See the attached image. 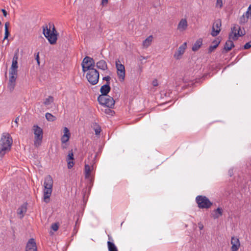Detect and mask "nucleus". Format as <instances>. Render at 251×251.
I'll list each match as a JSON object with an SVG mask.
<instances>
[{
  "label": "nucleus",
  "instance_id": "obj_1",
  "mask_svg": "<svg viewBox=\"0 0 251 251\" xmlns=\"http://www.w3.org/2000/svg\"><path fill=\"white\" fill-rule=\"evenodd\" d=\"M50 27L48 28V26H43V34L45 37L48 39L50 44H54L56 43L57 39V32L53 24H49Z\"/></svg>",
  "mask_w": 251,
  "mask_h": 251
},
{
  "label": "nucleus",
  "instance_id": "obj_2",
  "mask_svg": "<svg viewBox=\"0 0 251 251\" xmlns=\"http://www.w3.org/2000/svg\"><path fill=\"white\" fill-rule=\"evenodd\" d=\"M53 180L50 175L47 176L44 182V201L48 203L50 201V197L52 191Z\"/></svg>",
  "mask_w": 251,
  "mask_h": 251
},
{
  "label": "nucleus",
  "instance_id": "obj_3",
  "mask_svg": "<svg viewBox=\"0 0 251 251\" xmlns=\"http://www.w3.org/2000/svg\"><path fill=\"white\" fill-rule=\"evenodd\" d=\"M12 139L9 134L3 135L0 140V157L3 156L11 149Z\"/></svg>",
  "mask_w": 251,
  "mask_h": 251
},
{
  "label": "nucleus",
  "instance_id": "obj_4",
  "mask_svg": "<svg viewBox=\"0 0 251 251\" xmlns=\"http://www.w3.org/2000/svg\"><path fill=\"white\" fill-rule=\"evenodd\" d=\"M196 201L200 208L208 209L212 205L210 200L204 196L199 195L196 198Z\"/></svg>",
  "mask_w": 251,
  "mask_h": 251
},
{
  "label": "nucleus",
  "instance_id": "obj_5",
  "mask_svg": "<svg viewBox=\"0 0 251 251\" xmlns=\"http://www.w3.org/2000/svg\"><path fill=\"white\" fill-rule=\"evenodd\" d=\"M32 130L35 135L34 145L36 147H38L41 145L42 141L43 130L38 126L34 125L32 127Z\"/></svg>",
  "mask_w": 251,
  "mask_h": 251
},
{
  "label": "nucleus",
  "instance_id": "obj_6",
  "mask_svg": "<svg viewBox=\"0 0 251 251\" xmlns=\"http://www.w3.org/2000/svg\"><path fill=\"white\" fill-rule=\"evenodd\" d=\"M99 76V73L96 69L91 70L86 74V78L88 82L92 85L97 84Z\"/></svg>",
  "mask_w": 251,
  "mask_h": 251
},
{
  "label": "nucleus",
  "instance_id": "obj_7",
  "mask_svg": "<svg viewBox=\"0 0 251 251\" xmlns=\"http://www.w3.org/2000/svg\"><path fill=\"white\" fill-rule=\"evenodd\" d=\"M98 100L100 104L111 108H112L115 104L113 98L108 95L107 96L98 97Z\"/></svg>",
  "mask_w": 251,
  "mask_h": 251
},
{
  "label": "nucleus",
  "instance_id": "obj_8",
  "mask_svg": "<svg viewBox=\"0 0 251 251\" xmlns=\"http://www.w3.org/2000/svg\"><path fill=\"white\" fill-rule=\"evenodd\" d=\"M231 31L229 35V39H232L233 40H237L238 36H243L245 34V31H242L241 27L237 25H234L231 27Z\"/></svg>",
  "mask_w": 251,
  "mask_h": 251
},
{
  "label": "nucleus",
  "instance_id": "obj_9",
  "mask_svg": "<svg viewBox=\"0 0 251 251\" xmlns=\"http://www.w3.org/2000/svg\"><path fill=\"white\" fill-rule=\"evenodd\" d=\"M117 75L121 81H123L125 77V68L124 65L120 63V60L116 61Z\"/></svg>",
  "mask_w": 251,
  "mask_h": 251
},
{
  "label": "nucleus",
  "instance_id": "obj_10",
  "mask_svg": "<svg viewBox=\"0 0 251 251\" xmlns=\"http://www.w3.org/2000/svg\"><path fill=\"white\" fill-rule=\"evenodd\" d=\"M222 21L220 19L216 20L213 24L211 35L213 37L217 36L221 30Z\"/></svg>",
  "mask_w": 251,
  "mask_h": 251
},
{
  "label": "nucleus",
  "instance_id": "obj_11",
  "mask_svg": "<svg viewBox=\"0 0 251 251\" xmlns=\"http://www.w3.org/2000/svg\"><path fill=\"white\" fill-rule=\"evenodd\" d=\"M64 134L61 136V141L62 143V148L64 149H66V144L69 140L71 136V133L69 129L65 127L63 129Z\"/></svg>",
  "mask_w": 251,
  "mask_h": 251
},
{
  "label": "nucleus",
  "instance_id": "obj_12",
  "mask_svg": "<svg viewBox=\"0 0 251 251\" xmlns=\"http://www.w3.org/2000/svg\"><path fill=\"white\" fill-rule=\"evenodd\" d=\"M82 62L84 65L89 67V71L92 69H95L94 68L95 66V61L92 58L89 56H86L83 59Z\"/></svg>",
  "mask_w": 251,
  "mask_h": 251
},
{
  "label": "nucleus",
  "instance_id": "obj_13",
  "mask_svg": "<svg viewBox=\"0 0 251 251\" xmlns=\"http://www.w3.org/2000/svg\"><path fill=\"white\" fill-rule=\"evenodd\" d=\"M25 251H37L36 244L33 238H30L27 242Z\"/></svg>",
  "mask_w": 251,
  "mask_h": 251
},
{
  "label": "nucleus",
  "instance_id": "obj_14",
  "mask_svg": "<svg viewBox=\"0 0 251 251\" xmlns=\"http://www.w3.org/2000/svg\"><path fill=\"white\" fill-rule=\"evenodd\" d=\"M231 251H237L240 248V243L239 239L236 237H232L231 239Z\"/></svg>",
  "mask_w": 251,
  "mask_h": 251
},
{
  "label": "nucleus",
  "instance_id": "obj_15",
  "mask_svg": "<svg viewBox=\"0 0 251 251\" xmlns=\"http://www.w3.org/2000/svg\"><path fill=\"white\" fill-rule=\"evenodd\" d=\"M74 157L72 150L69 151L68 154L67 156L66 161L67 162L68 168L70 169L74 165Z\"/></svg>",
  "mask_w": 251,
  "mask_h": 251
},
{
  "label": "nucleus",
  "instance_id": "obj_16",
  "mask_svg": "<svg viewBox=\"0 0 251 251\" xmlns=\"http://www.w3.org/2000/svg\"><path fill=\"white\" fill-rule=\"evenodd\" d=\"M186 48V43H184L178 48V50L174 54V57L176 59H179L184 53Z\"/></svg>",
  "mask_w": 251,
  "mask_h": 251
},
{
  "label": "nucleus",
  "instance_id": "obj_17",
  "mask_svg": "<svg viewBox=\"0 0 251 251\" xmlns=\"http://www.w3.org/2000/svg\"><path fill=\"white\" fill-rule=\"evenodd\" d=\"M110 89L111 88L110 87V85L108 84H105L102 85L100 89V92L101 93V95H100L98 97L107 96L108 93L110 91Z\"/></svg>",
  "mask_w": 251,
  "mask_h": 251
},
{
  "label": "nucleus",
  "instance_id": "obj_18",
  "mask_svg": "<svg viewBox=\"0 0 251 251\" xmlns=\"http://www.w3.org/2000/svg\"><path fill=\"white\" fill-rule=\"evenodd\" d=\"M187 22L186 19H181L178 23L177 29L180 31H184L187 27Z\"/></svg>",
  "mask_w": 251,
  "mask_h": 251
},
{
  "label": "nucleus",
  "instance_id": "obj_19",
  "mask_svg": "<svg viewBox=\"0 0 251 251\" xmlns=\"http://www.w3.org/2000/svg\"><path fill=\"white\" fill-rule=\"evenodd\" d=\"M96 66L99 69L103 71L106 70L108 69L106 62L104 60H100L96 63Z\"/></svg>",
  "mask_w": 251,
  "mask_h": 251
},
{
  "label": "nucleus",
  "instance_id": "obj_20",
  "mask_svg": "<svg viewBox=\"0 0 251 251\" xmlns=\"http://www.w3.org/2000/svg\"><path fill=\"white\" fill-rule=\"evenodd\" d=\"M221 40L219 38L214 40L212 43L213 45L210 46L208 48V53L212 52L218 46Z\"/></svg>",
  "mask_w": 251,
  "mask_h": 251
},
{
  "label": "nucleus",
  "instance_id": "obj_21",
  "mask_svg": "<svg viewBox=\"0 0 251 251\" xmlns=\"http://www.w3.org/2000/svg\"><path fill=\"white\" fill-rule=\"evenodd\" d=\"M234 47L233 42L231 40V39H229L227 40L224 47V50L226 51L227 52L231 50V49Z\"/></svg>",
  "mask_w": 251,
  "mask_h": 251
},
{
  "label": "nucleus",
  "instance_id": "obj_22",
  "mask_svg": "<svg viewBox=\"0 0 251 251\" xmlns=\"http://www.w3.org/2000/svg\"><path fill=\"white\" fill-rule=\"evenodd\" d=\"M26 204H23L21 205L17 210V213L20 215V218H22L24 217V214L26 211Z\"/></svg>",
  "mask_w": 251,
  "mask_h": 251
},
{
  "label": "nucleus",
  "instance_id": "obj_23",
  "mask_svg": "<svg viewBox=\"0 0 251 251\" xmlns=\"http://www.w3.org/2000/svg\"><path fill=\"white\" fill-rule=\"evenodd\" d=\"M153 39L152 35L149 36L143 42V46L145 48H147L149 46L151 45Z\"/></svg>",
  "mask_w": 251,
  "mask_h": 251
},
{
  "label": "nucleus",
  "instance_id": "obj_24",
  "mask_svg": "<svg viewBox=\"0 0 251 251\" xmlns=\"http://www.w3.org/2000/svg\"><path fill=\"white\" fill-rule=\"evenodd\" d=\"M107 244L109 251H118L117 247L113 242L108 241Z\"/></svg>",
  "mask_w": 251,
  "mask_h": 251
},
{
  "label": "nucleus",
  "instance_id": "obj_25",
  "mask_svg": "<svg viewBox=\"0 0 251 251\" xmlns=\"http://www.w3.org/2000/svg\"><path fill=\"white\" fill-rule=\"evenodd\" d=\"M202 45V40L201 39H198L196 43L194 44V45L192 47V50L193 51H197L198 50L199 48L201 47Z\"/></svg>",
  "mask_w": 251,
  "mask_h": 251
},
{
  "label": "nucleus",
  "instance_id": "obj_26",
  "mask_svg": "<svg viewBox=\"0 0 251 251\" xmlns=\"http://www.w3.org/2000/svg\"><path fill=\"white\" fill-rule=\"evenodd\" d=\"M18 68V62L12 61L11 67L10 69V72H12V73H13V74L15 73H17L18 72V70H17Z\"/></svg>",
  "mask_w": 251,
  "mask_h": 251
},
{
  "label": "nucleus",
  "instance_id": "obj_27",
  "mask_svg": "<svg viewBox=\"0 0 251 251\" xmlns=\"http://www.w3.org/2000/svg\"><path fill=\"white\" fill-rule=\"evenodd\" d=\"M215 213L213 215V217L214 219H217L220 216L222 215L223 214V210L222 208L218 207L215 210Z\"/></svg>",
  "mask_w": 251,
  "mask_h": 251
},
{
  "label": "nucleus",
  "instance_id": "obj_28",
  "mask_svg": "<svg viewBox=\"0 0 251 251\" xmlns=\"http://www.w3.org/2000/svg\"><path fill=\"white\" fill-rule=\"evenodd\" d=\"M46 119L50 122H53L56 120V118L50 113H47L45 115Z\"/></svg>",
  "mask_w": 251,
  "mask_h": 251
},
{
  "label": "nucleus",
  "instance_id": "obj_29",
  "mask_svg": "<svg viewBox=\"0 0 251 251\" xmlns=\"http://www.w3.org/2000/svg\"><path fill=\"white\" fill-rule=\"evenodd\" d=\"M91 173V168L90 166L88 164L85 165V177L88 178H89L90 176Z\"/></svg>",
  "mask_w": 251,
  "mask_h": 251
},
{
  "label": "nucleus",
  "instance_id": "obj_30",
  "mask_svg": "<svg viewBox=\"0 0 251 251\" xmlns=\"http://www.w3.org/2000/svg\"><path fill=\"white\" fill-rule=\"evenodd\" d=\"M54 98L52 96H49L48 98H46L45 100V101L44 102V104L46 106H48L50 105L51 103L53 102Z\"/></svg>",
  "mask_w": 251,
  "mask_h": 251
},
{
  "label": "nucleus",
  "instance_id": "obj_31",
  "mask_svg": "<svg viewBox=\"0 0 251 251\" xmlns=\"http://www.w3.org/2000/svg\"><path fill=\"white\" fill-rule=\"evenodd\" d=\"M9 74L10 77L9 81L15 82L17 77V73H15L13 74V73H12V72H9Z\"/></svg>",
  "mask_w": 251,
  "mask_h": 251
},
{
  "label": "nucleus",
  "instance_id": "obj_32",
  "mask_svg": "<svg viewBox=\"0 0 251 251\" xmlns=\"http://www.w3.org/2000/svg\"><path fill=\"white\" fill-rule=\"evenodd\" d=\"M15 86V82L9 81L8 84V88L11 92L14 90Z\"/></svg>",
  "mask_w": 251,
  "mask_h": 251
},
{
  "label": "nucleus",
  "instance_id": "obj_33",
  "mask_svg": "<svg viewBox=\"0 0 251 251\" xmlns=\"http://www.w3.org/2000/svg\"><path fill=\"white\" fill-rule=\"evenodd\" d=\"M18 52H19V50H17L14 53V55L13 57L12 61L18 62V57H19Z\"/></svg>",
  "mask_w": 251,
  "mask_h": 251
},
{
  "label": "nucleus",
  "instance_id": "obj_34",
  "mask_svg": "<svg viewBox=\"0 0 251 251\" xmlns=\"http://www.w3.org/2000/svg\"><path fill=\"white\" fill-rule=\"evenodd\" d=\"M223 0H216V7L221 8L223 7Z\"/></svg>",
  "mask_w": 251,
  "mask_h": 251
},
{
  "label": "nucleus",
  "instance_id": "obj_35",
  "mask_svg": "<svg viewBox=\"0 0 251 251\" xmlns=\"http://www.w3.org/2000/svg\"><path fill=\"white\" fill-rule=\"evenodd\" d=\"M248 19L249 16H247L246 17H245L244 15H243L242 17L240 18V23H245L248 21Z\"/></svg>",
  "mask_w": 251,
  "mask_h": 251
},
{
  "label": "nucleus",
  "instance_id": "obj_36",
  "mask_svg": "<svg viewBox=\"0 0 251 251\" xmlns=\"http://www.w3.org/2000/svg\"><path fill=\"white\" fill-rule=\"evenodd\" d=\"M51 228V229L53 230H54L55 231H57L58 230V224L54 223V224H52Z\"/></svg>",
  "mask_w": 251,
  "mask_h": 251
},
{
  "label": "nucleus",
  "instance_id": "obj_37",
  "mask_svg": "<svg viewBox=\"0 0 251 251\" xmlns=\"http://www.w3.org/2000/svg\"><path fill=\"white\" fill-rule=\"evenodd\" d=\"M82 71L83 72H87V71H89V67H87L86 66L84 65L83 63V62H82Z\"/></svg>",
  "mask_w": 251,
  "mask_h": 251
},
{
  "label": "nucleus",
  "instance_id": "obj_38",
  "mask_svg": "<svg viewBox=\"0 0 251 251\" xmlns=\"http://www.w3.org/2000/svg\"><path fill=\"white\" fill-rule=\"evenodd\" d=\"M251 47V41L245 44V45L244 46V49L245 50H247L250 49Z\"/></svg>",
  "mask_w": 251,
  "mask_h": 251
},
{
  "label": "nucleus",
  "instance_id": "obj_39",
  "mask_svg": "<svg viewBox=\"0 0 251 251\" xmlns=\"http://www.w3.org/2000/svg\"><path fill=\"white\" fill-rule=\"evenodd\" d=\"M249 16V18L250 17H251V4L250 5L249 7H248V10L246 12V16Z\"/></svg>",
  "mask_w": 251,
  "mask_h": 251
},
{
  "label": "nucleus",
  "instance_id": "obj_40",
  "mask_svg": "<svg viewBox=\"0 0 251 251\" xmlns=\"http://www.w3.org/2000/svg\"><path fill=\"white\" fill-rule=\"evenodd\" d=\"M111 79V77L107 75V76H104L103 78V80H105L106 81V84H108L109 85H110V80Z\"/></svg>",
  "mask_w": 251,
  "mask_h": 251
},
{
  "label": "nucleus",
  "instance_id": "obj_41",
  "mask_svg": "<svg viewBox=\"0 0 251 251\" xmlns=\"http://www.w3.org/2000/svg\"><path fill=\"white\" fill-rule=\"evenodd\" d=\"M9 35V33L8 31V29L5 30V33H4V40L6 39L8 36Z\"/></svg>",
  "mask_w": 251,
  "mask_h": 251
},
{
  "label": "nucleus",
  "instance_id": "obj_42",
  "mask_svg": "<svg viewBox=\"0 0 251 251\" xmlns=\"http://www.w3.org/2000/svg\"><path fill=\"white\" fill-rule=\"evenodd\" d=\"M152 84L153 86L156 87L158 86V82L157 79H154L152 82Z\"/></svg>",
  "mask_w": 251,
  "mask_h": 251
},
{
  "label": "nucleus",
  "instance_id": "obj_43",
  "mask_svg": "<svg viewBox=\"0 0 251 251\" xmlns=\"http://www.w3.org/2000/svg\"><path fill=\"white\" fill-rule=\"evenodd\" d=\"M35 59L36 60L37 62V63L38 64V65H39L40 64V61H39V53H37V54L36 55V57H35Z\"/></svg>",
  "mask_w": 251,
  "mask_h": 251
},
{
  "label": "nucleus",
  "instance_id": "obj_44",
  "mask_svg": "<svg viewBox=\"0 0 251 251\" xmlns=\"http://www.w3.org/2000/svg\"><path fill=\"white\" fill-rule=\"evenodd\" d=\"M100 128H96V129H95V134H96V135H99V134H100Z\"/></svg>",
  "mask_w": 251,
  "mask_h": 251
},
{
  "label": "nucleus",
  "instance_id": "obj_45",
  "mask_svg": "<svg viewBox=\"0 0 251 251\" xmlns=\"http://www.w3.org/2000/svg\"><path fill=\"white\" fill-rule=\"evenodd\" d=\"M108 3V0H101V4L102 5H105Z\"/></svg>",
  "mask_w": 251,
  "mask_h": 251
},
{
  "label": "nucleus",
  "instance_id": "obj_46",
  "mask_svg": "<svg viewBox=\"0 0 251 251\" xmlns=\"http://www.w3.org/2000/svg\"><path fill=\"white\" fill-rule=\"evenodd\" d=\"M198 226L200 230H202L203 228V226L201 223H198Z\"/></svg>",
  "mask_w": 251,
  "mask_h": 251
},
{
  "label": "nucleus",
  "instance_id": "obj_47",
  "mask_svg": "<svg viewBox=\"0 0 251 251\" xmlns=\"http://www.w3.org/2000/svg\"><path fill=\"white\" fill-rule=\"evenodd\" d=\"M1 11L2 12L4 16L6 17L7 16V13L6 11V10L5 9H1Z\"/></svg>",
  "mask_w": 251,
  "mask_h": 251
},
{
  "label": "nucleus",
  "instance_id": "obj_48",
  "mask_svg": "<svg viewBox=\"0 0 251 251\" xmlns=\"http://www.w3.org/2000/svg\"><path fill=\"white\" fill-rule=\"evenodd\" d=\"M19 118L17 117L14 121V122L16 124V126H18V122L19 121Z\"/></svg>",
  "mask_w": 251,
  "mask_h": 251
},
{
  "label": "nucleus",
  "instance_id": "obj_49",
  "mask_svg": "<svg viewBox=\"0 0 251 251\" xmlns=\"http://www.w3.org/2000/svg\"><path fill=\"white\" fill-rule=\"evenodd\" d=\"M9 25V23L8 22H6L5 24V30L8 29V27Z\"/></svg>",
  "mask_w": 251,
  "mask_h": 251
},
{
  "label": "nucleus",
  "instance_id": "obj_50",
  "mask_svg": "<svg viewBox=\"0 0 251 251\" xmlns=\"http://www.w3.org/2000/svg\"><path fill=\"white\" fill-rule=\"evenodd\" d=\"M108 240H109L108 241H110L112 242L113 239H112V237L110 235H108Z\"/></svg>",
  "mask_w": 251,
  "mask_h": 251
},
{
  "label": "nucleus",
  "instance_id": "obj_51",
  "mask_svg": "<svg viewBox=\"0 0 251 251\" xmlns=\"http://www.w3.org/2000/svg\"><path fill=\"white\" fill-rule=\"evenodd\" d=\"M146 59V58H145V57H143V56H141L140 57V60L141 61V60H142L143 59Z\"/></svg>",
  "mask_w": 251,
  "mask_h": 251
}]
</instances>
